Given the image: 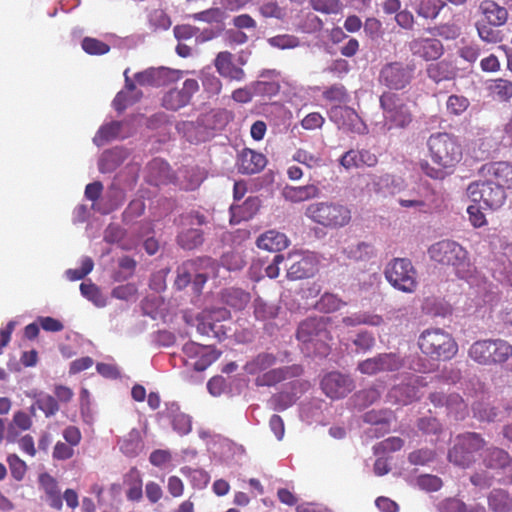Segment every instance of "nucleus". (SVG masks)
Wrapping results in <instances>:
<instances>
[{"instance_id":"1","label":"nucleus","mask_w":512,"mask_h":512,"mask_svg":"<svg viewBox=\"0 0 512 512\" xmlns=\"http://www.w3.org/2000/svg\"><path fill=\"white\" fill-rule=\"evenodd\" d=\"M429 257L440 264L454 267L456 275L471 287H477L483 293V303L492 300L488 285L468 258V252L459 243L444 239L432 244L428 249Z\"/></svg>"},{"instance_id":"2","label":"nucleus","mask_w":512,"mask_h":512,"mask_svg":"<svg viewBox=\"0 0 512 512\" xmlns=\"http://www.w3.org/2000/svg\"><path fill=\"white\" fill-rule=\"evenodd\" d=\"M427 148L429 157L437 167L423 161L420 168L426 176L432 179L443 180L451 175L462 160V145L453 134L446 132L431 134L427 140Z\"/></svg>"},{"instance_id":"3","label":"nucleus","mask_w":512,"mask_h":512,"mask_svg":"<svg viewBox=\"0 0 512 512\" xmlns=\"http://www.w3.org/2000/svg\"><path fill=\"white\" fill-rule=\"evenodd\" d=\"M244 265V260L236 253H227L223 255L221 259V266L210 257L189 260L178 267L175 286L178 289H183L191 282L193 277L192 283L194 290L196 292H200L209 277L220 276L221 267L227 271H237L242 269Z\"/></svg>"},{"instance_id":"4","label":"nucleus","mask_w":512,"mask_h":512,"mask_svg":"<svg viewBox=\"0 0 512 512\" xmlns=\"http://www.w3.org/2000/svg\"><path fill=\"white\" fill-rule=\"evenodd\" d=\"M278 357L270 352H260L251 357L244 365L246 374L255 377V385L258 387L274 386L288 378L298 377L302 374L300 365L273 368Z\"/></svg>"},{"instance_id":"5","label":"nucleus","mask_w":512,"mask_h":512,"mask_svg":"<svg viewBox=\"0 0 512 512\" xmlns=\"http://www.w3.org/2000/svg\"><path fill=\"white\" fill-rule=\"evenodd\" d=\"M484 464L488 469L495 471H480L471 476L473 485L487 488L492 485L493 479L498 476V481L509 483L512 481V460L509 454L500 448H489L484 455Z\"/></svg>"},{"instance_id":"6","label":"nucleus","mask_w":512,"mask_h":512,"mask_svg":"<svg viewBox=\"0 0 512 512\" xmlns=\"http://www.w3.org/2000/svg\"><path fill=\"white\" fill-rule=\"evenodd\" d=\"M305 216L314 223L329 229L347 226L352 218L350 208L337 201H320L309 204Z\"/></svg>"},{"instance_id":"7","label":"nucleus","mask_w":512,"mask_h":512,"mask_svg":"<svg viewBox=\"0 0 512 512\" xmlns=\"http://www.w3.org/2000/svg\"><path fill=\"white\" fill-rule=\"evenodd\" d=\"M418 345L422 353L436 360H449L458 350L451 334L440 328L423 331L419 336Z\"/></svg>"},{"instance_id":"8","label":"nucleus","mask_w":512,"mask_h":512,"mask_svg":"<svg viewBox=\"0 0 512 512\" xmlns=\"http://www.w3.org/2000/svg\"><path fill=\"white\" fill-rule=\"evenodd\" d=\"M397 201L403 208H412L416 212L425 214L437 212L443 205L441 193L426 181L414 185L404 197H400Z\"/></svg>"},{"instance_id":"9","label":"nucleus","mask_w":512,"mask_h":512,"mask_svg":"<svg viewBox=\"0 0 512 512\" xmlns=\"http://www.w3.org/2000/svg\"><path fill=\"white\" fill-rule=\"evenodd\" d=\"M469 356L482 365L502 364L512 356V345L500 338L479 340L471 345Z\"/></svg>"},{"instance_id":"10","label":"nucleus","mask_w":512,"mask_h":512,"mask_svg":"<svg viewBox=\"0 0 512 512\" xmlns=\"http://www.w3.org/2000/svg\"><path fill=\"white\" fill-rule=\"evenodd\" d=\"M329 320V317L323 316L304 320L298 327L297 339L306 345H312L318 353L326 354V342L331 339Z\"/></svg>"},{"instance_id":"11","label":"nucleus","mask_w":512,"mask_h":512,"mask_svg":"<svg viewBox=\"0 0 512 512\" xmlns=\"http://www.w3.org/2000/svg\"><path fill=\"white\" fill-rule=\"evenodd\" d=\"M467 195L472 202L491 210L500 208L506 199L505 190L492 177L471 183Z\"/></svg>"},{"instance_id":"12","label":"nucleus","mask_w":512,"mask_h":512,"mask_svg":"<svg viewBox=\"0 0 512 512\" xmlns=\"http://www.w3.org/2000/svg\"><path fill=\"white\" fill-rule=\"evenodd\" d=\"M387 281L399 291L412 293L417 287V272L411 261L406 258H395L385 268Z\"/></svg>"},{"instance_id":"13","label":"nucleus","mask_w":512,"mask_h":512,"mask_svg":"<svg viewBox=\"0 0 512 512\" xmlns=\"http://www.w3.org/2000/svg\"><path fill=\"white\" fill-rule=\"evenodd\" d=\"M383 109L384 126L387 130L404 128L412 120L411 112L401 98L392 93H385L380 97Z\"/></svg>"},{"instance_id":"14","label":"nucleus","mask_w":512,"mask_h":512,"mask_svg":"<svg viewBox=\"0 0 512 512\" xmlns=\"http://www.w3.org/2000/svg\"><path fill=\"white\" fill-rule=\"evenodd\" d=\"M395 384L387 393V401L393 404L408 405L419 398V387L424 386L422 377L405 373L396 377Z\"/></svg>"},{"instance_id":"15","label":"nucleus","mask_w":512,"mask_h":512,"mask_svg":"<svg viewBox=\"0 0 512 512\" xmlns=\"http://www.w3.org/2000/svg\"><path fill=\"white\" fill-rule=\"evenodd\" d=\"M284 267L287 270V278L298 280L314 275L317 269L315 256L308 251H293L285 256Z\"/></svg>"},{"instance_id":"16","label":"nucleus","mask_w":512,"mask_h":512,"mask_svg":"<svg viewBox=\"0 0 512 512\" xmlns=\"http://www.w3.org/2000/svg\"><path fill=\"white\" fill-rule=\"evenodd\" d=\"M183 361L196 371H203L219 357V353L210 345L187 342L182 347Z\"/></svg>"},{"instance_id":"17","label":"nucleus","mask_w":512,"mask_h":512,"mask_svg":"<svg viewBox=\"0 0 512 512\" xmlns=\"http://www.w3.org/2000/svg\"><path fill=\"white\" fill-rule=\"evenodd\" d=\"M230 318V311L226 308L219 307L202 312L199 319L197 330L202 335L213 336L220 339L226 335L225 326L219 324Z\"/></svg>"},{"instance_id":"18","label":"nucleus","mask_w":512,"mask_h":512,"mask_svg":"<svg viewBox=\"0 0 512 512\" xmlns=\"http://www.w3.org/2000/svg\"><path fill=\"white\" fill-rule=\"evenodd\" d=\"M329 118L340 129L357 134L367 132V127L360 116L346 105H333L329 110Z\"/></svg>"},{"instance_id":"19","label":"nucleus","mask_w":512,"mask_h":512,"mask_svg":"<svg viewBox=\"0 0 512 512\" xmlns=\"http://www.w3.org/2000/svg\"><path fill=\"white\" fill-rule=\"evenodd\" d=\"M184 72L167 67L148 68L135 74L136 82L141 86L160 87L176 82L183 77Z\"/></svg>"},{"instance_id":"20","label":"nucleus","mask_w":512,"mask_h":512,"mask_svg":"<svg viewBox=\"0 0 512 512\" xmlns=\"http://www.w3.org/2000/svg\"><path fill=\"white\" fill-rule=\"evenodd\" d=\"M199 90V84L195 79H186L181 89H171L162 99V105L172 111H176L189 104L192 96Z\"/></svg>"},{"instance_id":"21","label":"nucleus","mask_w":512,"mask_h":512,"mask_svg":"<svg viewBox=\"0 0 512 512\" xmlns=\"http://www.w3.org/2000/svg\"><path fill=\"white\" fill-rule=\"evenodd\" d=\"M412 71L402 63H389L380 72V82L391 89H402L410 82Z\"/></svg>"},{"instance_id":"22","label":"nucleus","mask_w":512,"mask_h":512,"mask_svg":"<svg viewBox=\"0 0 512 512\" xmlns=\"http://www.w3.org/2000/svg\"><path fill=\"white\" fill-rule=\"evenodd\" d=\"M321 386L328 397L340 399L354 389V382L349 376L339 372H331L322 379Z\"/></svg>"},{"instance_id":"23","label":"nucleus","mask_w":512,"mask_h":512,"mask_svg":"<svg viewBox=\"0 0 512 512\" xmlns=\"http://www.w3.org/2000/svg\"><path fill=\"white\" fill-rule=\"evenodd\" d=\"M413 55L426 61L436 60L443 54V45L436 38H418L409 43Z\"/></svg>"},{"instance_id":"24","label":"nucleus","mask_w":512,"mask_h":512,"mask_svg":"<svg viewBox=\"0 0 512 512\" xmlns=\"http://www.w3.org/2000/svg\"><path fill=\"white\" fill-rule=\"evenodd\" d=\"M266 164L265 155L252 149L245 148L238 154L237 167L238 171L242 174L252 175L259 173Z\"/></svg>"},{"instance_id":"25","label":"nucleus","mask_w":512,"mask_h":512,"mask_svg":"<svg viewBox=\"0 0 512 512\" xmlns=\"http://www.w3.org/2000/svg\"><path fill=\"white\" fill-rule=\"evenodd\" d=\"M214 65L217 72L224 78L237 82L245 79L244 70L233 63V55L228 51L219 52L214 60Z\"/></svg>"},{"instance_id":"26","label":"nucleus","mask_w":512,"mask_h":512,"mask_svg":"<svg viewBox=\"0 0 512 512\" xmlns=\"http://www.w3.org/2000/svg\"><path fill=\"white\" fill-rule=\"evenodd\" d=\"M479 12L484 22L494 27L503 26L508 20V11L493 0H483L479 4Z\"/></svg>"},{"instance_id":"27","label":"nucleus","mask_w":512,"mask_h":512,"mask_svg":"<svg viewBox=\"0 0 512 512\" xmlns=\"http://www.w3.org/2000/svg\"><path fill=\"white\" fill-rule=\"evenodd\" d=\"M126 124L119 121H111L103 124L93 138V143L100 147L109 141L124 139L129 132L125 130Z\"/></svg>"},{"instance_id":"28","label":"nucleus","mask_w":512,"mask_h":512,"mask_svg":"<svg viewBox=\"0 0 512 512\" xmlns=\"http://www.w3.org/2000/svg\"><path fill=\"white\" fill-rule=\"evenodd\" d=\"M38 482L40 489L45 493V500L48 504L56 510H61L63 502L57 480L45 472L39 475Z\"/></svg>"},{"instance_id":"29","label":"nucleus","mask_w":512,"mask_h":512,"mask_svg":"<svg viewBox=\"0 0 512 512\" xmlns=\"http://www.w3.org/2000/svg\"><path fill=\"white\" fill-rule=\"evenodd\" d=\"M128 72L129 69L124 71L125 90L118 92L113 100V106L119 112L138 101L143 95L142 91L137 89L135 83L128 77Z\"/></svg>"},{"instance_id":"30","label":"nucleus","mask_w":512,"mask_h":512,"mask_svg":"<svg viewBox=\"0 0 512 512\" xmlns=\"http://www.w3.org/2000/svg\"><path fill=\"white\" fill-rule=\"evenodd\" d=\"M320 194L321 190L315 184H307L303 186L286 185L282 190L284 199L292 203H300L315 199L318 198Z\"/></svg>"},{"instance_id":"31","label":"nucleus","mask_w":512,"mask_h":512,"mask_svg":"<svg viewBox=\"0 0 512 512\" xmlns=\"http://www.w3.org/2000/svg\"><path fill=\"white\" fill-rule=\"evenodd\" d=\"M260 208L258 197H248L241 205L233 204L230 207L231 223L238 224L253 218Z\"/></svg>"},{"instance_id":"32","label":"nucleus","mask_w":512,"mask_h":512,"mask_svg":"<svg viewBox=\"0 0 512 512\" xmlns=\"http://www.w3.org/2000/svg\"><path fill=\"white\" fill-rule=\"evenodd\" d=\"M165 415L171 420L173 430L179 435H187L192 429V419L189 415L179 411L177 403L166 404Z\"/></svg>"},{"instance_id":"33","label":"nucleus","mask_w":512,"mask_h":512,"mask_svg":"<svg viewBox=\"0 0 512 512\" xmlns=\"http://www.w3.org/2000/svg\"><path fill=\"white\" fill-rule=\"evenodd\" d=\"M483 170L494 178V180L503 188H512V164L508 162H494L486 164Z\"/></svg>"},{"instance_id":"34","label":"nucleus","mask_w":512,"mask_h":512,"mask_svg":"<svg viewBox=\"0 0 512 512\" xmlns=\"http://www.w3.org/2000/svg\"><path fill=\"white\" fill-rule=\"evenodd\" d=\"M128 152L123 147H114L102 153L98 161L101 173H109L120 166L127 158Z\"/></svg>"},{"instance_id":"35","label":"nucleus","mask_w":512,"mask_h":512,"mask_svg":"<svg viewBox=\"0 0 512 512\" xmlns=\"http://www.w3.org/2000/svg\"><path fill=\"white\" fill-rule=\"evenodd\" d=\"M257 247L267 251H280L285 249L289 240L287 236L276 230H269L261 234L256 241Z\"/></svg>"},{"instance_id":"36","label":"nucleus","mask_w":512,"mask_h":512,"mask_svg":"<svg viewBox=\"0 0 512 512\" xmlns=\"http://www.w3.org/2000/svg\"><path fill=\"white\" fill-rule=\"evenodd\" d=\"M411 7L419 17L434 20L446 6L443 0H409Z\"/></svg>"},{"instance_id":"37","label":"nucleus","mask_w":512,"mask_h":512,"mask_svg":"<svg viewBox=\"0 0 512 512\" xmlns=\"http://www.w3.org/2000/svg\"><path fill=\"white\" fill-rule=\"evenodd\" d=\"M221 299L229 307L240 311L251 301V296L241 288L230 287L221 292Z\"/></svg>"},{"instance_id":"38","label":"nucleus","mask_w":512,"mask_h":512,"mask_svg":"<svg viewBox=\"0 0 512 512\" xmlns=\"http://www.w3.org/2000/svg\"><path fill=\"white\" fill-rule=\"evenodd\" d=\"M119 447L123 454L128 457H136L143 449V441L140 431L132 429L119 441Z\"/></svg>"},{"instance_id":"39","label":"nucleus","mask_w":512,"mask_h":512,"mask_svg":"<svg viewBox=\"0 0 512 512\" xmlns=\"http://www.w3.org/2000/svg\"><path fill=\"white\" fill-rule=\"evenodd\" d=\"M343 253L351 260L365 261L374 256V248L367 242H355L344 247Z\"/></svg>"},{"instance_id":"40","label":"nucleus","mask_w":512,"mask_h":512,"mask_svg":"<svg viewBox=\"0 0 512 512\" xmlns=\"http://www.w3.org/2000/svg\"><path fill=\"white\" fill-rule=\"evenodd\" d=\"M383 391L382 383H377L368 389L357 392L354 395V403L359 408H365L379 400Z\"/></svg>"},{"instance_id":"41","label":"nucleus","mask_w":512,"mask_h":512,"mask_svg":"<svg viewBox=\"0 0 512 512\" xmlns=\"http://www.w3.org/2000/svg\"><path fill=\"white\" fill-rule=\"evenodd\" d=\"M32 426L31 415L24 412L18 411L13 415V420L8 427L6 439L8 442H15L18 432L15 430V427L19 428L21 431L29 430Z\"/></svg>"},{"instance_id":"42","label":"nucleus","mask_w":512,"mask_h":512,"mask_svg":"<svg viewBox=\"0 0 512 512\" xmlns=\"http://www.w3.org/2000/svg\"><path fill=\"white\" fill-rule=\"evenodd\" d=\"M254 315L257 320L268 321L276 318L280 307L275 303H269L260 297H257L253 303Z\"/></svg>"},{"instance_id":"43","label":"nucleus","mask_w":512,"mask_h":512,"mask_svg":"<svg viewBox=\"0 0 512 512\" xmlns=\"http://www.w3.org/2000/svg\"><path fill=\"white\" fill-rule=\"evenodd\" d=\"M180 473L189 479L190 484L195 489H204L210 482L209 473L200 468L183 466L180 468Z\"/></svg>"},{"instance_id":"44","label":"nucleus","mask_w":512,"mask_h":512,"mask_svg":"<svg viewBox=\"0 0 512 512\" xmlns=\"http://www.w3.org/2000/svg\"><path fill=\"white\" fill-rule=\"evenodd\" d=\"M428 77L435 83H439L444 80H451L455 71L453 66L445 61L430 64L427 68Z\"/></svg>"},{"instance_id":"45","label":"nucleus","mask_w":512,"mask_h":512,"mask_svg":"<svg viewBox=\"0 0 512 512\" xmlns=\"http://www.w3.org/2000/svg\"><path fill=\"white\" fill-rule=\"evenodd\" d=\"M81 295L96 307L103 308L108 304V298L94 283L83 282L80 285Z\"/></svg>"},{"instance_id":"46","label":"nucleus","mask_w":512,"mask_h":512,"mask_svg":"<svg viewBox=\"0 0 512 512\" xmlns=\"http://www.w3.org/2000/svg\"><path fill=\"white\" fill-rule=\"evenodd\" d=\"M342 322L346 326H358L361 324L370 326H379L383 323V318L377 314H371L368 312H358L350 316H346L342 319Z\"/></svg>"},{"instance_id":"47","label":"nucleus","mask_w":512,"mask_h":512,"mask_svg":"<svg viewBox=\"0 0 512 512\" xmlns=\"http://www.w3.org/2000/svg\"><path fill=\"white\" fill-rule=\"evenodd\" d=\"M124 230L116 224H110L104 231V240L107 243H118L124 250H131L136 246V243H127L124 240Z\"/></svg>"},{"instance_id":"48","label":"nucleus","mask_w":512,"mask_h":512,"mask_svg":"<svg viewBox=\"0 0 512 512\" xmlns=\"http://www.w3.org/2000/svg\"><path fill=\"white\" fill-rule=\"evenodd\" d=\"M203 233L199 229H187L178 235V244L187 250L199 247L203 243Z\"/></svg>"},{"instance_id":"49","label":"nucleus","mask_w":512,"mask_h":512,"mask_svg":"<svg viewBox=\"0 0 512 512\" xmlns=\"http://www.w3.org/2000/svg\"><path fill=\"white\" fill-rule=\"evenodd\" d=\"M488 501L495 512H507L512 509V499L504 490H493Z\"/></svg>"},{"instance_id":"50","label":"nucleus","mask_w":512,"mask_h":512,"mask_svg":"<svg viewBox=\"0 0 512 512\" xmlns=\"http://www.w3.org/2000/svg\"><path fill=\"white\" fill-rule=\"evenodd\" d=\"M456 443L464 448L465 451L475 456V453L484 446L485 441L479 434L469 432L457 436Z\"/></svg>"},{"instance_id":"51","label":"nucleus","mask_w":512,"mask_h":512,"mask_svg":"<svg viewBox=\"0 0 512 512\" xmlns=\"http://www.w3.org/2000/svg\"><path fill=\"white\" fill-rule=\"evenodd\" d=\"M345 305L346 302L340 299L336 294L324 293L316 302L315 307L321 312L331 313L341 309Z\"/></svg>"},{"instance_id":"52","label":"nucleus","mask_w":512,"mask_h":512,"mask_svg":"<svg viewBox=\"0 0 512 512\" xmlns=\"http://www.w3.org/2000/svg\"><path fill=\"white\" fill-rule=\"evenodd\" d=\"M202 86L210 96L218 95L222 89L221 80L211 71L210 68L203 69L200 72Z\"/></svg>"},{"instance_id":"53","label":"nucleus","mask_w":512,"mask_h":512,"mask_svg":"<svg viewBox=\"0 0 512 512\" xmlns=\"http://www.w3.org/2000/svg\"><path fill=\"white\" fill-rule=\"evenodd\" d=\"M380 372L398 371L404 365V360L396 353L378 354Z\"/></svg>"},{"instance_id":"54","label":"nucleus","mask_w":512,"mask_h":512,"mask_svg":"<svg viewBox=\"0 0 512 512\" xmlns=\"http://www.w3.org/2000/svg\"><path fill=\"white\" fill-rule=\"evenodd\" d=\"M494 98L499 101H508L512 97V82L507 79H495L489 86Z\"/></svg>"},{"instance_id":"55","label":"nucleus","mask_w":512,"mask_h":512,"mask_svg":"<svg viewBox=\"0 0 512 512\" xmlns=\"http://www.w3.org/2000/svg\"><path fill=\"white\" fill-rule=\"evenodd\" d=\"M298 399V392H289V390H285L274 395L271 398L270 403L274 410L284 411L291 407Z\"/></svg>"},{"instance_id":"56","label":"nucleus","mask_w":512,"mask_h":512,"mask_svg":"<svg viewBox=\"0 0 512 512\" xmlns=\"http://www.w3.org/2000/svg\"><path fill=\"white\" fill-rule=\"evenodd\" d=\"M128 490L126 497L130 501H140L143 496L142 479L136 470H132L127 476Z\"/></svg>"},{"instance_id":"57","label":"nucleus","mask_w":512,"mask_h":512,"mask_svg":"<svg viewBox=\"0 0 512 512\" xmlns=\"http://www.w3.org/2000/svg\"><path fill=\"white\" fill-rule=\"evenodd\" d=\"M448 459L453 464L463 468L468 467L475 461L474 455L470 454V452L465 451L464 448H462L456 442L453 448L448 453Z\"/></svg>"},{"instance_id":"58","label":"nucleus","mask_w":512,"mask_h":512,"mask_svg":"<svg viewBox=\"0 0 512 512\" xmlns=\"http://www.w3.org/2000/svg\"><path fill=\"white\" fill-rule=\"evenodd\" d=\"M324 99L333 102L334 105L346 104L349 101V95L345 87L341 84H335L323 92Z\"/></svg>"},{"instance_id":"59","label":"nucleus","mask_w":512,"mask_h":512,"mask_svg":"<svg viewBox=\"0 0 512 512\" xmlns=\"http://www.w3.org/2000/svg\"><path fill=\"white\" fill-rule=\"evenodd\" d=\"M322 401L318 399H313L310 402L302 403L300 406V416L302 420L307 423H311L316 420L321 412Z\"/></svg>"},{"instance_id":"60","label":"nucleus","mask_w":512,"mask_h":512,"mask_svg":"<svg viewBox=\"0 0 512 512\" xmlns=\"http://www.w3.org/2000/svg\"><path fill=\"white\" fill-rule=\"evenodd\" d=\"M80 265H81L80 268L68 269L65 272L66 277L70 281H76V280L83 279L86 275H88L93 270L94 262L90 257L84 256L80 260Z\"/></svg>"},{"instance_id":"61","label":"nucleus","mask_w":512,"mask_h":512,"mask_svg":"<svg viewBox=\"0 0 512 512\" xmlns=\"http://www.w3.org/2000/svg\"><path fill=\"white\" fill-rule=\"evenodd\" d=\"M292 160L305 165L310 169L321 166L323 162L319 155H315L301 148L294 152L292 155Z\"/></svg>"},{"instance_id":"62","label":"nucleus","mask_w":512,"mask_h":512,"mask_svg":"<svg viewBox=\"0 0 512 512\" xmlns=\"http://www.w3.org/2000/svg\"><path fill=\"white\" fill-rule=\"evenodd\" d=\"M36 407L43 411L46 417H51L59 410L57 400L48 394H39L35 401Z\"/></svg>"},{"instance_id":"63","label":"nucleus","mask_w":512,"mask_h":512,"mask_svg":"<svg viewBox=\"0 0 512 512\" xmlns=\"http://www.w3.org/2000/svg\"><path fill=\"white\" fill-rule=\"evenodd\" d=\"M184 181L182 187L186 190H194L200 186L204 179V173L199 168H192L191 170H185L182 172Z\"/></svg>"},{"instance_id":"64","label":"nucleus","mask_w":512,"mask_h":512,"mask_svg":"<svg viewBox=\"0 0 512 512\" xmlns=\"http://www.w3.org/2000/svg\"><path fill=\"white\" fill-rule=\"evenodd\" d=\"M7 463L10 469L11 476L16 481L23 480L27 472L26 463L16 454L8 455Z\"/></svg>"}]
</instances>
